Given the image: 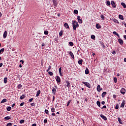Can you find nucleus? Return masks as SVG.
<instances>
[{"mask_svg": "<svg viewBox=\"0 0 126 126\" xmlns=\"http://www.w3.org/2000/svg\"><path fill=\"white\" fill-rule=\"evenodd\" d=\"M6 36H7V32L5 31L3 34V38H6Z\"/></svg>", "mask_w": 126, "mask_h": 126, "instance_id": "f8f14e48", "label": "nucleus"}, {"mask_svg": "<svg viewBox=\"0 0 126 126\" xmlns=\"http://www.w3.org/2000/svg\"><path fill=\"white\" fill-rule=\"evenodd\" d=\"M119 17L120 19H121V20H124V19H125L124 18V16H123V15H119Z\"/></svg>", "mask_w": 126, "mask_h": 126, "instance_id": "412c9836", "label": "nucleus"}, {"mask_svg": "<svg viewBox=\"0 0 126 126\" xmlns=\"http://www.w3.org/2000/svg\"><path fill=\"white\" fill-rule=\"evenodd\" d=\"M69 55H70V56H71V58L72 59H74V55H73V53H72V52H71V51H69L68 52Z\"/></svg>", "mask_w": 126, "mask_h": 126, "instance_id": "6e6552de", "label": "nucleus"}, {"mask_svg": "<svg viewBox=\"0 0 126 126\" xmlns=\"http://www.w3.org/2000/svg\"><path fill=\"white\" fill-rule=\"evenodd\" d=\"M126 93V89L124 88H122L121 90V94H125Z\"/></svg>", "mask_w": 126, "mask_h": 126, "instance_id": "1a4fd4ad", "label": "nucleus"}, {"mask_svg": "<svg viewBox=\"0 0 126 126\" xmlns=\"http://www.w3.org/2000/svg\"><path fill=\"white\" fill-rule=\"evenodd\" d=\"M91 39H93V40H94V39H95V35H92L91 36Z\"/></svg>", "mask_w": 126, "mask_h": 126, "instance_id": "4c0bfd02", "label": "nucleus"}, {"mask_svg": "<svg viewBox=\"0 0 126 126\" xmlns=\"http://www.w3.org/2000/svg\"><path fill=\"white\" fill-rule=\"evenodd\" d=\"M77 19L78 20V22L79 23H81V24L82 23V19H80V16H78L77 17Z\"/></svg>", "mask_w": 126, "mask_h": 126, "instance_id": "7ed1b4c3", "label": "nucleus"}, {"mask_svg": "<svg viewBox=\"0 0 126 126\" xmlns=\"http://www.w3.org/2000/svg\"><path fill=\"white\" fill-rule=\"evenodd\" d=\"M45 113L47 114V115H49V110L45 109Z\"/></svg>", "mask_w": 126, "mask_h": 126, "instance_id": "49530a36", "label": "nucleus"}, {"mask_svg": "<svg viewBox=\"0 0 126 126\" xmlns=\"http://www.w3.org/2000/svg\"><path fill=\"white\" fill-rule=\"evenodd\" d=\"M23 105H24V102H22V103L20 104V106H23Z\"/></svg>", "mask_w": 126, "mask_h": 126, "instance_id": "bf43d9fd", "label": "nucleus"}, {"mask_svg": "<svg viewBox=\"0 0 126 126\" xmlns=\"http://www.w3.org/2000/svg\"><path fill=\"white\" fill-rule=\"evenodd\" d=\"M59 35L60 36H63V31H61L60 32H59Z\"/></svg>", "mask_w": 126, "mask_h": 126, "instance_id": "864d4df0", "label": "nucleus"}, {"mask_svg": "<svg viewBox=\"0 0 126 126\" xmlns=\"http://www.w3.org/2000/svg\"><path fill=\"white\" fill-rule=\"evenodd\" d=\"M59 73H60V76H63V74H62V67H61L59 69Z\"/></svg>", "mask_w": 126, "mask_h": 126, "instance_id": "6ab92c4d", "label": "nucleus"}, {"mask_svg": "<svg viewBox=\"0 0 126 126\" xmlns=\"http://www.w3.org/2000/svg\"><path fill=\"white\" fill-rule=\"evenodd\" d=\"M118 122L121 124H123V123L122 122V119H121V118H118Z\"/></svg>", "mask_w": 126, "mask_h": 126, "instance_id": "e433bc0d", "label": "nucleus"}, {"mask_svg": "<svg viewBox=\"0 0 126 126\" xmlns=\"http://www.w3.org/2000/svg\"><path fill=\"white\" fill-rule=\"evenodd\" d=\"M10 110H11V107L9 106L7 108V110L10 111Z\"/></svg>", "mask_w": 126, "mask_h": 126, "instance_id": "8fccbe9b", "label": "nucleus"}, {"mask_svg": "<svg viewBox=\"0 0 126 126\" xmlns=\"http://www.w3.org/2000/svg\"><path fill=\"white\" fill-rule=\"evenodd\" d=\"M56 81L57 83H60V82H61V78L60 77V76H57L56 77Z\"/></svg>", "mask_w": 126, "mask_h": 126, "instance_id": "39448f33", "label": "nucleus"}, {"mask_svg": "<svg viewBox=\"0 0 126 126\" xmlns=\"http://www.w3.org/2000/svg\"><path fill=\"white\" fill-rule=\"evenodd\" d=\"M85 74H89V70L88 69V68H86Z\"/></svg>", "mask_w": 126, "mask_h": 126, "instance_id": "dca6fc26", "label": "nucleus"}, {"mask_svg": "<svg viewBox=\"0 0 126 126\" xmlns=\"http://www.w3.org/2000/svg\"><path fill=\"white\" fill-rule=\"evenodd\" d=\"M106 94H107V92H104L102 94V98H104V97L105 96V95H106Z\"/></svg>", "mask_w": 126, "mask_h": 126, "instance_id": "cd10ccee", "label": "nucleus"}, {"mask_svg": "<svg viewBox=\"0 0 126 126\" xmlns=\"http://www.w3.org/2000/svg\"><path fill=\"white\" fill-rule=\"evenodd\" d=\"M100 17L102 20H104L105 19V17H104V15H101Z\"/></svg>", "mask_w": 126, "mask_h": 126, "instance_id": "a18cd8bd", "label": "nucleus"}, {"mask_svg": "<svg viewBox=\"0 0 126 126\" xmlns=\"http://www.w3.org/2000/svg\"><path fill=\"white\" fill-rule=\"evenodd\" d=\"M113 21H114V22H115V23H118V24L120 23L119 22V21H118V20H117V19H114L113 20Z\"/></svg>", "mask_w": 126, "mask_h": 126, "instance_id": "7c9ffc66", "label": "nucleus"}, {"mask_svg": "<svg viewBox=\"0 0 126 126\" xmlns=\"http://www.w3.org/2000/svg\"><path fill=\"white\" fill-rule=\"evenodd\" d=\"M118 42L120 44V45H123L124 44V41L123 40V39H122V38H119L118 39Z\"/></svg>", "mask_w": 126, "mask_h": 126, "instance_id": "423d86ee", "label": "nucleus"}, {"mask_svg": "<svg viewBox=\"0 0 126 126\" xmlns=\"http://www.w3.org/2000/svg\"><path fill=\"white\" fill-rule=\"evenodd\" d=\"M111 5H112V7H114V8H116V7L117 6V5L116 4V3H115V1H111Z\"/></svg>", "mask_w": 126, "mask_h": 126, "instance_id": "20e7f679", "label": "nucleus"}, {"mask_svg": "<svg viewBox=\"0 0 126 126\" xmlns=\"http://www.w3.org/2000/svg\"><path fill=\"white\" fill-rule=\"evenodd\" d=\"M33 100H34V98H30V99L29 100V102H32V101H33Z\"/></svg>", "mask_w": 126, "mask_h": 126, "instance_id": "09e8293b", "label": "nucleus"}, {"mask_svg": "<svg viewBox=\"0 0 126 126\" xmlns=\"http://www.w3.org/2000/svg\"><path fill=\"white\" fill-rule=\"evenodd\" d=\"M52 116H54V117H55L56 114H55V113H52Z\"/></svg>", "mask_w": 126, "mask_h": 126, "instance_id": "052dcab7", "label": "nucleus"}, {"mask_svg": "<svg viewBox=\"0 0 126 126\" xmlns=\"http://www.w3.org/2000/svg\"><path fill=\"white\" fill-rule=\"evenodd\" d=\"M53 3L54 6H57V1L56 0H53Z\"/></svg>", "mask_w": 126, "mask_h": 126, "instance_id": "aec40b11", "label": "nucleus"}, {"mask_svg": "<svg viewBox=\"0 0 126 126\" xmlns=\"http://www.w3.org/2000/svg\"><path fill=\"white\" fill-rule=\"evenodd\" d=\"M106 108H107V106L106 105H104L101 109H106Z\"/></svg>", "mask_w": 126, "mask_h": 126, "instance_id": "6e6d98bb", "label": "nucleus"}, {"mask_svg": "<svg viewBox=\"0 0 126 126\" xmlns=\"http://www.w3.org/2000/svg\"><path fill=\"white\" fill-rule=\"evenodd\" d=\"M31 106H35V103H31Z\"/></svg>", "mask_w": 126, "mask_h": 126, "instance_id": "13d9d810", "label": "nucleus"}, {"mask_svg": "<svg viewBox=\"0 0 126 126\" xmlns=\"http://www.w3.org/2000/svg\"><path fill=\"white\" fill-rule=\"evenodd\" d=\"M82 63H83V60H82V59L80 60L78 62V63H79V64H82Z\"/></svg>", "mask_w": 126, "mask_h": 126, "instance_id": "4be33fe9", "label": "nucleus"}, {"mask_svg": "<svg viewBox=\"0 0 126 126\" xmlns=\"http://www.w3.org/2000/svg\"><path fill=\"white\" fill-rule=\"evenodd\" d=\"M83 84H85V85L88 87V88H91V85L88 82H82Z\"/></svg>", "mask_w": 126, "mask_h": 126, "instance_id": "f03ea898", "label": "nucleus"}, {"mask_svg": "<svg viewBox=\"0 0 126 126\" xmlns=\"http://www.w3.org/2000/svg\"><path fill=\"white\" fill-rule=\"evenodd\" d=\"M101 104H102V105H105V101H102V102H101Z\"/></svg>", "mask_w": 126, "mask_h": 126, "instance_id": "0e129e2a", "label": "nucleus"}, {"mask_svg": "<svg viewBox=\"0 0 126 126\" xmlns=\"http://www.w3.org/2000/svg\"><path fill=\"white\" fill-rule=\"evenodd\" d=\"M12 124L11 123H9L7 124L6 126H12Z\"/></svg>", "mask_w": 126, "mask_h": 126, "instance_id": "de8ad7c7", "label": "nucleus"}, {"mask_svg": "<svg viewBox=\"0 0 126 126\" xmlns=\"http://www.w3.org/2000/svg\"><path fill=\"white\" fill-rule=\"evenodd\" d=\"M21 87H22V85L19 84V85H18V88H21Z\"/></svg>", "mask_w": 126, "mask_h": 126, "instance_id": "5fc2aeb1", "label": "nucleus"}, {"mask_svg": "<svg viewBox=\"0 0 126 126\" xmlns=\"http://www.w3.org/2000/svg\"><path fill=\"white\" fill-rule=\"evenodd\" d=\"M64 27H65V28H67L68 29L69 28V26H68V24L66 23H64Z\"/></svg>", "mask_w": 126, "mask_h": 126, "instance_id": "ddd939ff", "label": "nucleus"}, {"mask_svg": "<svg viewBox=\"0 0 126 126\" xmlns=\"http://www.w3.org/2000/svg\"><path fill=\"white\" fill-rule=\"evenodd\" d=\"M25 122V120H21L20 121V124H24V123Z\"/></svg>", "mask_w": 126, "mask_h": 126, "instance_id": "37998d69", "label": "nucleus"}, {"mask_svg": "<svg viewBox=\"0 0 126 126\" xmlns=\"http://www.w3.org/2000/svg\"><path fill=\"white\" fill-rule=\"evenodd\" d=\"M25 97H26L25 94H22V95L20 96V99H21V100H23Z\"/></svg>", "mask_w": 126, "mask_h": 126, "instance_id": "b1692460", "label": "nucleus"}, {"mask_svg": "<svg viewBox=\"0 0 126 126\" xmlns=\"http://www.w3.org/2000/svg\"><path fill=\"white\" fill-rule=\"evenodd\" d=\"M20 63H22V64H23V63H24V61H23V60H21V61H20Z\"/></svg>", "mask_w": 126, "mask_h": 126, "instance_id": "4d7b16f0", "label": "nucleus"}, {"mask_svg": "<svg viewBox=\"0 0 126 126\" xmlns=\"http://www.w3.org/2000/svg\"><path fill=\"white\" fill-rule=\"evenodd\" d=\"M10 117L9 116H7L4 118V120H6V121H8V120H10Z\"/></svg>", "mask_w": 126, "mask_h": 126, "instance_id": "c85d7f7f", "label": "nucleus"}, {"mask_svg": "<svg viewBox=\"0 0 126 126\" xmlns=\"http://www.w3.org/2000/svg\"><path fill=\"white\" fill-rule=\"evenodd\" d=\"M106 3H107V5L108 6L111 5V2H110V1H107Z\"/></svg>", "mask_w": 126, "mask_h": 126, "instance_id": "ea45409f", "label": "nucleus"}, {"mask_svg": "<svg viewBox=\"0 0 126 126\" xmlns=\"http://www.w3.org/2000/svg\"><path fill=\"white\" fill-rule=\"evenodd\" d=\"M32 126H36V124H33L32 125Z\"/></svg>", "mask_w": 126, "mask_h": 126, "instance_id": "774afa93", "label": "nucleus"}, {"mask_svg": "<svg viewBox=\"0 0 126 126\" xmlns=\"http://www.w3.org/2000/svg\"><path fill=\"white\" fill-rule=\"evenodd\" d=\"M44 33L45 34V35H48V34H49V32L48 31H45L44 32Z\"/></svg>", "mask_w": 126, "mask_h": 126, "instance_id": "473e14b6", "label": "nucleus"}, {"mask_svg": "<svg viewBox=\"0 0 126 126\" xmlns=\"http://www.w3.org/2000/svg\"><path fill=\"white\" fill-rule=\"evenodd\" d=\"M7 99H5V98H4L1 101V103H5V102H7Z\"/></svg>", "mask_w": 126, "mask_h": 126, "instance_id": "5701e85b", "label": "nucleus"}, {"mask_svg": "<svg viewBox=\"0 0 126 126\" xmlns=\"http://www.w3.org/2000/svg\"><path fill=\"white\" fill-rule=\"evenodd\" d=\"M66 83L67 84V87H68V88H69V87H70V83H69V82H68V81H67L66 82Z\"/></svg>", "mask_w": 126, "mask_h": 126, "instance_id": "2eb2a0df", "label": "nucleus"}, {"mask_svg": "<svg viewBox=\"0 0 126 126\" xmlns=\"http://www.w3.org/2000/svg\"><path fill=\"white\" fill-rule=\"evenodd\" d=\"M69 44L70 45V46H71V47H73V42H69Z\"/></svg>", "mask_w": 126, "mask_h": 126, "instance_id": "79ce46f5", "label": "nucleus"}, {"mask_svg": "<svg viewBox=\"0 0 126 126\" xmlns=\"http://www.w3.org/2000/svg\"><path fill=\"white\" fill-rule=\"evenodd\" d=\"M114 81L115 83H117V82L118 81V79L116 77H114Z\"/></svg>", "mask_w": 126, "mask_h": 126, "instance_id": "a19ab883", "label": "nucleus"}, {"mask_svg": "<svg viewBox=\"0 0 126 126\" xmlns=\"http://www.w3.org/2000/svg\"><path fill=\"white\" fill-rule=\"evenodd\" d=\"M102 90V88L100 89L99 85H98L97 87V91H98V92H100V91H101Z\"/></svg>", "mask_w": 126, "mask_h": 126, "instance_id": "9b49d317", "label": "nucleus"}, {"mask_svg": "<svg viewBox=\"0 0 126 126\" xmlns=\"http://www.w3.org/2000/svg\"><path fill=\"white\" fill-rule=\"evenodd\" d=\"M51 68H52V66H49L48 69L46 70L47 72H49V70H51Z\"/></svg>", "mask_w": 126, "mask_h": 126, "instance_id": "c9c22d12", "label": "nucleus"}, {"mask_svg": "<svg viewBox=\"0 0 126 126\" xmlns=\"http://www.w3.org/2000/svg\"><path fill=\"white\" fill-rule=\"evenodd\" d=\"M4 52V48H2L0 50V55L1 54V52Z\"/></svg>", "mask_w": 126, "mask_h": 126, "instance_id": "f704fd0d", "label": "nucleus"}, {"mask_svg": "<svg viewBox=\"0 0 126 126\" xmlns=\"http://www.w3.org/2000/svg\"><path fill=\"white\" fill-rule=\"evenodd\" d=\"M113 33L114 35H116V36H118V38H120V34H119V33H117L116 32H113Z\"/></svg>", "mask_w": 126, "mask_h": 126, "instance_id": "4468645a", "label": "nucleus"}, {"mask_svg": "<svg viewBox=\"0 0 126 126\" xmlns=\"http://www.w3.org/2000/svg\"><path fill=\"white\" fill-rule=\"evenodd\" d=\"M44 124H47L48 123V120H47V119H45L44 120Z\"/></svg>", "mask_w": 126, "mask_h": 126, "instance_id": "603ef678", "label": "nucleus"}, {"mask_svg": "<svg viewBox=\"0 0 126 126\" xmlns=\"http://www.w3.org/2000/svg\"><path fill=\"white\" fill-rule=\"evenodd\" d=\"M100 117H101V118H102V119H103V120L104 121H107V117H106V116H104L103 115L101 114Z\"/></svg>", "mask_w": 126, "mask_h": 126, "instance_id": "0eeeda50", "label": "nucleus"}, {"mask_svg": "<svg viewBox=\"0 0 126 126\" xmlns=\"http://www.w3.org/2000/svg\"><path fill=\"white\" fill-rule=\"evenodd\" d=\"M48 74H49V75H50L51 76H53V75H54V73H53L52 72L49 71L48 72Z\"/></svg>", "mask_w": 126, "mask_h": 126, "instance_id": "2f4dec72", "label": "nucleus"}, {"mask_svg": "<svg viewBox=\"0 0 126 126\" xmlns=\"http://www.w3.org/2000/svg\"><path fill=\"white\" fill-rule=\"evenodd\" d=\"M3 63H0V67H1V66H2V65H3Z\"/></svg>", "mask_w": 126, "mask_h": 126, "instance_id": "69168bd1", "label": "nucleus"}, {"mask_svg": "<svg viewBox=\"0 0 126 126\" xmlns=\"http://www.w3.org/2000/svg\"><path fill=\"white\" fill-rule=\"evenodd\" d=\"M96 104H97V106H98V107H100V106H101V102L100 101H97L96 102Z\"/></svg>", "mask_w": 126, "mask_h": 126, "instance_id": "c756f323", "label": "nucleus"}, {"mask_svg": "<svg viewBox=\"0 0 126 126\" xmlns=\"http://www.w3.org/2000/svg\"><path fill=\"white\" fill-rule=\"evenodd\" d=\"M51 112H52V113L55 112V108H51Z\"/></svg>", "mask_w": 126, "mask_h": 126, "instance_id": "3c124183", "label": "nucleus"}, {"mask_svg": "<svg viewBox=\"0 0 126 126\" xmlns=\"http://www.w3.org/2000/svg\"><path fill=\"white\" fill-rule=\"evenodd\" d=\"M125 100H123L121 104V106H120V108H124L125 107Z\"/></svg>", "mask_w": 126, "mask_h": 126, "instance_id": "9d476101", "label": "nucleus"}, {"mask_svg": "<svg viewBox=\"0 0 126 126\" xmlns=\"http://www.w3.org/2000/svg\"><path fill=\"white\" fill-rule=\"evenodd\" d=\"M116 110H118L119 109V104H117L116 106L115 107Z\"/></svg>", "mask_w": 126, "mask_h": 126, "instance_id": "c03bdc74", "label": "nucleus"}, {"mask_svg": "<svg viewBox=\"0 0 126 126\" xmlns=\"http://www.w3.org/2000/svg\"><path fill=\"white\" fill-rule=\"evenodd\" d=\"M4 83H5V84H6V83H7V77H5L4 78Z\"/></svg>", "mask_w": 126, "mask_h": 126, "instance_id": "393cba45", "label": "nucleus"}, {"mask_svg": "<svg viewBox=\"0 0 126 126\" xmlns=\"http://www.w3.org/2000/svg\"><path fill=\"white\" fill-rule=\"evenodd\" d=\"M74 13H75V14H78V10H74Z\"/></svg>", "mask_w": 126, "mask_h": 126, "instance_id": "72a5a7b5", "label": "nucleus"}, {"mask_svg": "<svg viewBox=\"0 0 126 126\" xmlns=\"http://www.w3.org/2000/svg\"><path fill=\"white\" fill-rule=\"evenodd\" d=\"M72 25L73 30H76V28L79 27V25H78V23L76 21H72Z\"/></svg>", "mask_w": 126, "mask_h": 126, "instance_id": "f257e3e1", "label": "nucleus"}, {"mask_svg": "<svg viewBox=\"0 0 126 126\" xmlns=\"http://www.w3.org/2000/svg\"><path fill=\"white\" fill-rule=\"evenodd\" d=\"M113 98H116L117 97L116 94H113Z\"/></svg>", "mask_w": 126, "mask_h": 126, "instance_id": "e2e57ef3", "label": "nucleus"}, {"mask_svg": "<svg viewBox=\"0 0 126 126\" xmlns=\"http://www.w3.org/2000/svg\"><path fill=\"white\" fill-rule=\"evenodd\" d=\"M40 94H41V91L38 90L36 93V97H38V96L40 95Z\"/></svg>", "mask_w": 126, "mask_h": 126, "instance_id": "f3484780", "label": "nucleus"}, {"mask_svg": "<svg viewBox=\"0 0 126 126\" xmlns=\"http://www.w3.org/2000/svg\"><path fill=\"white\" fill-rule=\"evenodd\" d=\"M112 54H113V55H116V51H113Z\"/></svg>", "mask_w": 126, "mask_h": 126, "instance_id": "680f3d73", "label": "nucleus"}, {"mask_svg": "<svg viewBox=\"0 0 126 126\" xmlns=\"http://www.w3.org/2000/svg\"><path fill=\"white\" fill-rule=\"evenodd\" d=\"M70 102H71V100H70L68 101L66 107H68V106H69V104H70Z\"/></svg>", "mask_w": 126, "mask_h": 126, "instance_id": "58836bf2", "label": "nucleus"}, {"mask_svg": "<svg viewBox=\"0 0 126 126\" xmlns=\"http://www.w3.org/2000/svg\"><path fill=\"white\" fill-rule=\"evenodd\" d=\"M121 5H122V6H123V7L124 8H126V3H124V2H122L121 3Z\"/></svg>", "mask_w": 126, "mask_h": 126, "instance_id": "bb28decb", "label": "nucleus"}, {"mask_svg": "<svg viewBox=\"0 0 126 126\" xmlns=\"http://www.w3.org/2000/svg\"><path fill=\"white\" fill-rule=\"evenodd\" d=\"M96 28H97V29H100V28H101V26H100V25L98 24H97L96 25Z\"/></svg>", "mask_w": 126, "mask_h": 126, "instance_id": "a878e982", "label": "nucleus"}, {"mask_svg": "<svg viewBox=\"0 0 126 126\" xmlns=\"http://www.w3.org/2000/svg\"><path fill=\"white\" fill-rule=\"evenodd\" d=\"M14 106H15V103H13L12 105V108H13V107H14Z\"/></svg>", "mask_w": 126, "mask_h": 126, "instance_id": "338daca9", "label": "nucleus"}, {"mask_svg": "<svg viewBox=\"0 0 126 126\" xmlns=\"http://www.w3.org/2000/svg\"><path fill=\"white\" fill-rule=\"evenodd\" d=\"M56 91H57V90L55 89V88H53L52 89V94H54V95H55L56 94Z\"/></svg>", "mask_w": 126, "mask_h": 126, "instance_id": "a211bd4d", "label": "nucleus"}]
</instances>
